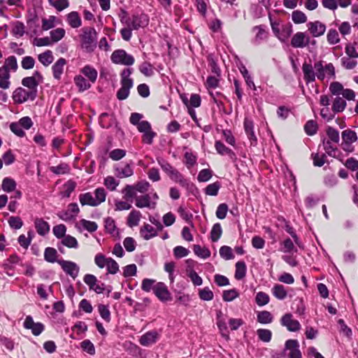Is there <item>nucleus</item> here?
Returning <instances> with one entry per match:
<instances>
[{"label":"nucleus","mask_w":358,"mask_h":358,"mask_svg":"<svg viewBox=\"0 0 358 358\" xmlns=\"http://www.w3.org/2000/svg\"><path fill=\"white\" fill-rule=\"evenodd\" d=\"M97 33L93 27H84L80 35V45L87 52H92L96 46Z\"/></svg>","instance_id":"1"},{"label":"nucleus","mask_w":358,"mask_h":358,"mask_svg":"<svg viewBox=\"0 0 358 358\" xmlns=\"http://www.w3.org/2000/svg\"><path fill=\"white\" fill-rule=\"evenodd\" d=\"M131 73L129 69H124L121 73V87L117 92L119 100L126 99L129 94V90L133 86V80L129 78Z\"/></svg>","instance_id":"2"},{"label":"nucleus","mask_w":358,"mask_h":358,"mask_svg":"<svg viewBox=\"0 0 358 358\" xmlns=\"http://www.w3.org/2000/svg\"><path fill=\"white\" fill-rule=\"evenodd\" d=\"M314 69L316 71L317 78L320 80H329L335 77V69L331 63L323 66L321 62H317L315 63Z\"/></svg>","instance_id":"3"},{"label":"nucleus","mask_w":358,"mask_h":358,"mask_svg":"<svg viewBox=\"0 0 358 358\" xmlns=\"http://www.w3.org/2000/svg\"><path fill=\"white\" fill-rule=\"evenodd\" d=\"M148 22L149 20L148 16L144 14L141 15H134L131 18L127 17H121V22L125 26L131 27L133 29H138L141 27H144L148 24Z\"/></svg>","instance_id":"4"},{"label":"nucleus","mask_w":358,"mask_h":358,"mask_svg":"<svg viewBox=\"0 0 358 358\" xmlns=\"http://www.w3.org/2000/svg\"><path fill=\"white\" fill-rule=\"evenodd\" d=\"M271 20V25L275 36L281 41H285L292 32L290 24L280 25L278 22Z\"/></svg>","instance_id":"5"},{"label":"nucleus","mask_w":358,"mask_h":358,"mask_svg":"<svg viewBox=\"0 0 358 358\" xmlns=\"http://www.w3.org/2000/svg\"><path fill=\"white\" fill-rule=\"evenodd\" d=\"M110 59L114 64L124 66L133 65L135 62L132 55L128 54L125 50L122 49L115 50L112 53Z\"/></svg>","instance_id":"6"},{"label":"nucleus","mask_w":358,"mask_h":358,"mask_svg":"<svg viewBox=\"0 0 358 358\" xmlns=\"http://www.w3.org/2000/svg\"><path fill=\"white\" fill-rule=\"evenodd\" d=\"M36 97L34 90H28L22 87H18L13 93L12 98L15 103L20 104L28 100H34Z\"/></svg>","instance_id":"7"},{"label":"nucleus","mask_w":358,"mask_h":358,"mask_svg":"<svg viewBox=\"0 0 358 358\" xmlns=\"http://www.w3.org/2000/svg\"><path fill=\"white\" fill-rule=\"evenodd\" d=\"M57 262L64 271L73 279L78 275L79 266L75 262L66 260H59Z\"/></svg>","instance_id":"8"},{"label":"nucleus","mask_w":358,"mask_h":358,"mask_svg":"<svg viewBox=\"0 0 358 358\" xmlns=\"http://www.w3.org/2000/svg\"><path fill=\"white\" fill-rule=\"evenodd\" d=\"M153 291L157 298L162 301H168L171 299V294L166 285L163 282H158L153 287Z\"/></svg>","instance_id":"9"},{"label":"nucleus","mask_w":358,"mask_h":358,"mask_svg":"<svg viewBox=\"0 0 358 358\" xmlns=\"http://www.w3.org/2000/svg\"><path fill=\"white\" fill-rule=\"evenodd\" d=\"M280 322L289 331H298L301 329V324L299 321L293 319L292 315L289 313L283 315Z\"/></svg>","instance_id":"10"},{"label":"nucleus","mask_w":358,"mask_h":358,"mask_svg":"<svg viewBox=\"0 0 358 358\" xmlns=\"http://www.w3.org/2000/svg\"><path fill=\"white\" fill-rule=\"evenodd\" d=\"M24 327L30 329L34 336H38L44 329V326L41 322H34L31 316H27L24 322Z\"/></svg>","instance_id":"11"},{"label":"nucleus","mask_w":358,"mask_h":358,"mask_svg":"<svg viewBox=\"0 0 358 358\" xmlns=\"http://www.w3.org/2000/svg\"><path fill=\"white\" fill-rule=\"evenodd\" d=\"M308 29L313 37H320L326 31V26L320 21L310 22L307 24Z\"/></svg>","instance_id":"12"},{"label":"nucleus","mask_w":358,"mask_h":358,"mask_svg":"<svg viewBox=\"0 0 358 358\" xmlns=\"http://www.w3.org/2000/svg\"><path fill=\"white\" fill-rule=\"evenodd\" d=\"M309 41L310 38L305 33L297 32L293 36L291 45L296 48H304L308 45Z\"/></svg>","instance_id":"13"},{"label":"nucleus","mask_w":358,"mask_h":358,"mask_svg":"<svg viewBox=\"0 0 358 358\" xmlns=\"http://www.w3.org/2000/svg\"><path fill=\"white\" fill-rule=\"evenodd\" d=\"M79 211L78 204L76 203H71L68 206L67 210L62 212L59 216L62 220L69 221L74 219Z\"/></svg>","instance_id":"14"},{"label":"nucleus","mask_w":358,"mask_h":358,"mask_svg":"<svg viewBox=\"0 0 358 358\" xmlns=\"http://www.w3.org/2000/svg\"><path fill=\"white\" fill-rule=\"evenodd\" d=\"M158 336L157 331H148L141 336L139 343L143 346H149L157 342Z\"/></svg>","instance_id":"15"},{"label":"nucleus","mask_w":358,"mask_h":358,"mask_svg":"<svg viewBox=\"0 0 358 358\" xmlns=\"http://www.w3.org/2000/svg\"><path fill=\"white\" fill-rule=\"evenodd\" d=\"M59 24H61V21L54 15H50L47 18L43 17L41 20V28L43 31L51 29Z\"/></svg>","instance_id":"16"},{"label":"nucleus","mask_w":358,"mask_h":358,"mask_svg":"<svg viewBox=\"0 0 358 358\" xmlns=\"http://www.w3.org/2000/svg\"><path fill=\"white\" fill-rule=\"evenodd\" d=\"M285 347L290 350V358H301L300 350H299V343L296 340H288L285 343Z\"/></svg>","instance_id":"17"},{"label":"nucleus","mask_w":358,"mask_h":358,"mask_svg":"<svg viewBox=\"0 0 358 358\" xmlns=\"http://www.w3.org/2000/svg\"><path fill=\"white\" fill-rule=\"evenodd\" d=\"M304 79L307 83L313 82L315 80L316 71L311 64L304 63L302 66Z\"/></svg>","instance_id":"18"},{"label":"nucleus","mask_w":358,"mask_h":358,"mask_svg":"<svg viewBox=\"0 0 358 358\" xmlns=\"http://www.w3.org/2000/svg\"><path fill=\"white\" fill-rule=\"evenodd\" d=\"M136 206L138 208H152L155 206V201H151V196L149 194H145L136 198Z\"/></svg>","instance_id":"19"},{"label":"nucleus","mask_w":358,"mask_h":358,"mask_svg":"<svg viewBox=\"0 0 358 358\" xmlns=\"http://www.w3.org/2000/svg\"><path fill=\"white\" fill-rule=\"evenodd\" d=\"M341 135L345 146L350 147L352 143L356 142L358 139L357 133L351 129L344 130Z\"/></svg>","instance_id":"20"},{"label":"nucleus","mask_w":358,"mask_h":358,"mask_svg":"<svg viewBox=\"0 0 358 358\" xmlns=\"http://www.w3.org/2000/svg\"><path fill=\"white\" fill-rule=\"evenodd\" d=\"M66 61L64 58H59L52 66L53 76L55 79L59 80L64 71V67Z\"/></svg>","instance_id":"21"},{"label":"nucleus","mask_w":358,"mask_h":358,"mask_svg":"<svg viewBox=\"0 0 358 358\" xmlns=\"http://www.w3.org/2000/svg\"><path fill=\"white\" fill-rule=\"evenodd\" d=\"M140 234L145 240H149L157 235L156 229L149 224H145L141 228Z\"/></svg>","instance_id":"22"},{"label":"nucleus","mask_w":358,"mask_h":358,"mask_svg":"<svg viewBox=\"0 0 358 358\" xmlns=\"http://www.w3.org/2000/svg\"><path fill=\"white\" fill-rule=\"evenodd\" d=\"M66 21L72 28H78L81 26L82 21L78 13L76 11H72L66 15Z\"/></svg>","instance_id":"23"},{"label":"nucleus","mask_w":358,"mask_h":358,"mask_svg":"<svg viewBox=\"0 0 358 358\" xmlns=\"http://www.w3.org/2000/svg\"><path fill=\"white\" fill-rule=\"evenodd\" d=\"M244 128L245 131L249 138V139L251 141L252 143L257 142V137L254 132V124L253 122L248 119L245 118L244 121Z\"/></svg>","instance_id":"24"},{"label":"nucleus","mask_w":358,"mask_h":358,"mask_svg":"<svg viewBox=\"0 0 358 358\" xmlns=\"http://www.w3.org/2000/svg\"><path fill=\"white\" fill-rule=\"evenodd\" d=\"M10 72L7 70L0 68V88L3 90H8L10 87Z\"/></svg>","instance_id":"25"},{"label":"nucleus","mask_w":358,"mask_h":358,"mask_svg":"<svg viewBox=\"0 0 358 358\" xmlns=\"http://www.w3.org/2000/svg\"><path fill=\"white\" fill-rule=\"evenodd\" d=\"M35 227L38 234L45 236L50 231V226L48 223L42 219L37 218L35 222Z\"/></svg>","instance_id":"26"},{"label":"nucleus","mask_w":358,"mask_h":358,"mask_svg":"<svg viewBox=\"0 0 358 358\" xmlns=\"http://www.w3.org/2000/svg\"><path fill=\"white\" fill-rule=\"evenodd\" d=\"M115 175L120 178H127L133 175V169L129 164H126L122 167L118 166L115 169Z\"/></svg>","instance_id":"27"},{"label":"nucleus","mask_w":358,"mask_h":358,"mask_svg":"<svg viewBox=\"0 0 358 358\" xmlns=\"http://www.w3.org/2000/svg\"><path fill=\"white\" fill-rule=\"evenodd\" d=\"M79 201L82 206H97L94 197L90 192L80 194L79 196Z\"/></svg>","instance_id":"28"},{"label":"nucleus","mask_w":358,"mask_h":358,"mask_svg":"<svg viewBox=\"0 0 358 358\" xmlns=\"http://www.w3.org/2000/svg\"><path fill=\"white\" fill-rule=\"evenodd\" d=\"M74 83L80 92H84L91 87V84L80 75L75 76Z\"/></svg>","instance_id":"29"},{"label":"nucleus","mask_w":358,"mask_h":358,"mask_svg":"<svg viewBox=\"0 0 358 358\" xmlns=\"http://www.w3.org/2000/svg\"><path fill=\"white\" fill-rule=\"evenodd\" d=\"M38 61L45 66H49L54 61V57L51 50H46L45 52L38 55Z\"/></svg>","instance_id":"30"},{"label":"nucleus","mask_w":358,"mask_h":358,"mask_svg":"<svg viewBox=\"0 0 358 358\" xmlns=\"http://www.w3.org/2000/svg\"><path fill=\"white\" fill-rule=\"evenodd\" d=\"M272 293L273 296L279 300L285 299L287 295L285 287L279 284H276L273 286Z\"/></svg>","instance_id":"31"},{"label":"nucleus","mask_w":358,"mask_h":358,"mask_svg":"<svg viewBox=\"0 0 358 358\" xmlns=\"http://www.w3.org/2000/svg\"><path fill=\"white\" fill-rule=\"evenodd\" d=\"M169 178L174 182L180 184L182 187H187L188 182L183 178L182 174L176 169L169 175Z\"/></svg>","instance_id":"32"},{"label":"nucleus","mask_w":358,"mask_h":358,"mask_svg":"<svg viewBox=\"0 0 358 358\" xmlns=\"http://www.w3.org/2000/svg\"><path fill=\"white\" fill-rule=\"evenodd\" d=\"M66 31L63 28H57L50 32V38L52 43H57L65 36Z\"/></svg>","instance_id":"33"},{"label":"nucleus","mask_w":358,"mask_h":358,"mask_svg":"<svg viewBox=\"0 0 358 358\" xmlns=\"http://www.w3.org/2000/svg\"><path fill=\"white\" fill-rule=\"evenodd\" d=\"M106 230L112 236H116L118 235V229L116 227L115 220L111 217H106L104 220Z\"/></svg>","instance_id":"34"},{"label":"nucleus","mask_w":358,"mask_h":358,"mask_svg":"<svg viewBox=\"0 0 358 358\" xmlns=\"http://www.w3.org/2000/svg\"><path fill=\"white\" fill-rule=\"evenodd\" d=\"M2 69L7 70V71H10L12 70L15 71L17 69V59L14 56H10L8 57L4 62V64L0 67Z\"/></svg>","instance_id":"35"},{"label":"nucleus","mask_w":358,"mask_h":358,"mask_svg":"<svg viewBox=\"0 0 358 358\" xmlns=\"http://www.w3.org/2000/svg\"><path fill=\"white\" fill-rule=\"evenodd\" d=\"M141 214L139 211L132 210L127 218V224L130 227L137 226L139 223Z\"/></svg>","instance_id":"36"},{"label":"nucleus","mask_w":358,"mask_h":358,"mask_svg":"<svg viewBox=\"0 0 358 358\" xmlns=\"http://www.w3.org/2000/svg\"><path fill=\"white\" fill-rule=\"evenodd\" d=\"M82 73H83L86 77L89 78V80L94 83L97 78V71L95 69L86 66L81 70Z\"/></svg>","instance_id":"37"},{"label":"nucleus","mask_w":358,"mask_h":358,"mask_svg":"<svg viewBox=\"0 0 358 358\" xmlns=\"http://www.w3.org/2000/svg\"><path fill=\"white\" fill-rule=\"evenodd\" d=\"M345 106V101L343 98L338 96L334 99L333 102L332 110L334 113H340L344 110Z\"/></svg>","instance_id":"38"},{"label":"nucleus","mask_w":358,"mask_h":358,"mask_svg":"<svg viewBox=\"0 0 358 358\" xmlns=\"http://www.w3.org/2000/svg\"><path fill=\"white\" fill-rule=\"evenodd\" d=\"M1 187L4 192H10L15 190L16 182L10 178H5L2 181Z\"/></svg>","instance_id":"39"},{"label":"nucleus","mask_w":358,"mask_h":358,"mask_svg":"<svg viewBox=\"0 0 358 358\" xmlns=\"http://www.w3.org/2000/svg\"><path fill=\"white\" fill-rule=\"evenodd\" d=\"M246 273V265L243 262H238L236 264L235 278L237 280L243 278Z\"/></svg>","instance_id":"40"},{"label":"nucleus","mask_w":358,"mask_h":358,"mask_svg":"<svg viewBox=\"0 0 358 358\" xmlns=\"http://www.w3.org/2000/svg\"><path fill=\"white\" fill-rule=\"evenodd\" d=\"M49 3L58 11H62L69 6L68 0H48Z\"/></svg>","instance_id":"41"},{"label":"nucleus","mask_w":358,"mask_h":358,"mask_svg":"<svg viewBox=\"0 0 358 358\" xmlns=\"http://www.w3.org/2000/svg\"><path fill=\"white\" fill-rule=\"evenodd\" d=\"M57 252L53 248H47L44 252V259L45 261L54 263L57 260Z\"/></svg>","instance_id":"42"},{"label":"nucleus","mask_w":358,"mask_h":358,"mask_svg":"<svg viewBox=\"0 0 358 358\" xmlns=\"http://www.w3.org/2000/svg\"><path fill=\"white\" fill-rule=\"evenodd\" d=\"M217 327L219 328L220 332L221 333L222 336L227 340L229 339V332H228V328L227 326V324L220 315H218L217 322Z\"/></svg>","instance_id":"43"},{"label":"nucleus","mask_w":358,"mask_h":358,"mask_svg":"<svg viewBox=\"0 0 358 358\" xmlns=\"http://www.w3.org/2000/svg\"><path fill=\"white\" fill-rule=\"evenodd\" d=\"M273 320V316L270 312L263 310L257 314V321L262 324H269Z\"/></svg>","instance_id":"44"},{"label":"nucleus","mask_w":358,"mask_h":358,"mask_svg":"<svg viewBox=\"0 0 358 358\" xmlns=\"http://www.w3.org/2000/svg\"><path fill=\"white\" fill-rule=\"evenodd\" d=\"M193 250L198 257L202 259H206L210 256V252L208 248L199 245H194Z\"/></svg>","instance_id":"45"},{"label":"nucleus","mask_w":358,"mask_h":358,"mask_svg":"<svg viewBox=\"0 0 358 358\" xmlns=\"http://www.w3.org/2000/svg\"><path fill=\"white\" fill-rule=\"evenodd\" d=\"M252 31L255 33V41L259 42L266 38L267 34L262 26H256L252 28Z\"/></svg>","instance_id":"46"},{"label":"nucleus","mask_w":358,"mask_h":358,"mask_svg":"<svg viewBox=\"0 0 358 358\" xmlns=\"http://www.w3.org/2000/svg\"><path fill=\"white\" fill-rule=\"evenodd\" d=\"M64 245L69 248H77L78 243L76 238L70 235L65 236L62 241Z\"/></svg>","instance_id":"47"},{"label":"nucleus","mask_w":358,"mask_h":358,"mask_svg":"<svg viewBox=\"0 0 358 358\" xmlns=\"http://www.w3.org/2000/svg\"><path fill=\"white\" fill-rule=\"evenodd\" d=\"M94 197L97 206L104 202L106 197V193L105 189L102 187L96 189L94 191Z\"/></svg>","instance_id":"48"},{"label":"nucleus","mask_w":358,"mask_h":358,"mask_svg":"<svg viewBox=\"0 0 358 358\" xmlns=\"http://www.w3.org/2000/svg\"><path fill=\"white\" fill-rule=\"evenodd\" d=\"M239 296L236 289L225 290L223 292L222 298L225 301H232Z\"/></svg>","instance_id":"49"},{"label":"nucleus","mask_w":358,"mask_h":358,"mask_svg":"<svg viewBox=\"0 0 358 358\" xmlns=\"http://www.w3.org/2000/svg\"><path fill=\"white\" fill-rule=\"evenodd\" d=\"M125 199H131L136 194L135 186L127 185L122 191Z\"/></svg>","instance_id":"50"},{"label":"nucleus","mask_w":358,"mask_h":358,"mask_svg":"<svg viewBox=\"0 0 358 358\" xmlns=\"http://www.w3.org/2000/svg\"><path fill=\"white\" fill-rule=\"evenodd\" d=\"M104 185L110 191H115L119 185V182L113 176H107L104 179Z\"/></svg>","instance_id":"51"},{"label":"nucleus","mask_w":358,"mask_h":358,"mask_svg":"<svg viewBox=\"0 0 358 358\" xmlns=\"http://www.w3.org/2000/svg\"><path fill=\"white\" fill-rule=\"evenodd\" d=\"M220 188V184L218 182L208 185L205 189V193L210 196H216Z\"/></svg>","instance_id":"52"},{"label":"nucleus","mask_w":358,"mask_h":358,"mask_svg":"<svg viewBox=\"0 0 358 358\" xmlns=\"http://www.w3.org/2000/svg\"><path fill=\"white\" fill-rule=\"evenodd\" d=\"M292 20L296 24L304 23L307 21L306 15L300 10H295L292 14Z\"/></svg>","instance_id":"53"},{"label":"nucleus","mask_w":358,"mask_h":358,"mask_svg":"<svg viewBox=\"0 0 358 358\" xmlns=\"http://www.w3.org/2000/svg\"><path fill=\"white\" fill-rule=\"evenodd\" d=\"M8 222L10 227L15 229H19L23 225L22 219L17 216L10 217L8 220Z\"/></svg>","instance_id":"54"},{"label":"nucleus","mask_w":358,"mask_h":358,"mask_svg":"<svg viewBox=\"0 0 358 358\" xmlns=\"http://www.w3.org/2000/svg\"><path fill=\"white\" fill-rule=\"evenodd\" d=\"M22 84L24 87H28L29 89V90H34L38 85V83L36 82L35 78L33 76L23 78L22 80Z\"/></svg>","instance_id":"55"},{"label":"nucleus","mask_w":358,"mask_h":358,"mask_svg":"<svg viewBox=\"0 0 358 358\" xmlns=\"http://www.w3.org/2000/svg\"><path fill=\"white\" fill-rule=\"evenodd\" d=\"M255 300L258 306H263L268 303L269 296L267 294L259 292L257 294Z\"/></svg>","instance_id":"56"},{"label":"nucleus","mask_w":358,"mask_h":358,"mask_svg":"<svg viewBox=\"0 0 358 358\" xmlns=\"http://www.w3.org/2000/svg\"><path fill=\"white\" fill-rule=\"evenodd\" d=\"M222 228L220 224H215L213 225L210 231V237L213 242H216L222 235Z\"/></svg>","instance_id":"57"},{"label":"nucleus","mask_w":358,"mask_h":358,"mask_svg":"<svg viewBox=\"0 0 358 358\" xmlns=\"http://www.w3.org/2000/svg\"><path fill=\"white\" fill-rule=\"evenodd\" d=\"M80 225L89 232H94L97 229V224L95 222L82 220L80 222Z\"/></svg>","instance_id":"58"},{"label":"nucleus","mask_w":358,"mask_h":358,"mask_svg":"<svg viewBox=\"0 0 358 358\" xmlns=\"http://www.w3.org/2000/svg\"><path fill=\"white\" fill-rule=\"evenodd\" d=\"M140 71L145 76H151L154 73L152 66L148 62H143L139 66Z\"/></svg>","instance_id":"59"},{"label":"nucleus","mask_w":358,"mask_h":358,"mask_svg":"<svg viewBox=\"0 0 358 358\" xmlns=\"http://www.w3.org/2000/svg\"><path fill=\"white\" fill-rule=\"evenodd\" d=\"M108 260V258L102 254H97L94 257V262L100 268H103L107 266Z\"/></svg>","instance_id":"60"},{"label":"nucleus","mask_w":358,"mask_h":358,"mask_svg":"<svg viewBox=\"0 0 358 358\" xmlns=\"http://www.w3.org/2000/svg\"><path fill=\"white\" fill-rule=\"evenodd\" d=\"M304 129L308 135L312 136L316 133L317 125L315 121L309 120L305 124Z\"/></svg>","instance_id":"61"},{"label":"nucleus","mask_w":358,"mask_h":358,"mask_svg":"<svg viewBox=\"0 0 358 358\" xmlns=\"http://www.w3.org/2000/svg\"><path fill=\"white\" fill-rule=\"evenodd\" d=\"M327 134L329 138V141L334 142L335 143H338L340 138L338 130L332 127H328V129H327Z\"/></svg>","instance_id":"62"},{"label":"nucleus","mask_w":358,"mask_h":358,"mask_svg":"<svg viewBox=\"0 0 358 358\" xmlns=\"http://www.w3.org/2000/svg\"><path fill=\"white\" fill-rule=\"evenodd\" d=\"M199 295L200 299L204 301H210L213 298V293L208 287L200 289Z\"/></svg>","instance_id":"63"},{"label":"nucleus","mask_w":358,"mask_h":358,"mask_svg":"<svg viewBox=\"0 0 358 358\" xmlns=\"http://www.w3.org/2000/svg\"><path fill=\"white\" fill-rule=\"evenodd\" d=\"M83 350L91 355L95 354V348L93 343L90 340H85L80 343Z\"/></svg>","instance_id":"64"}]
</instances>
